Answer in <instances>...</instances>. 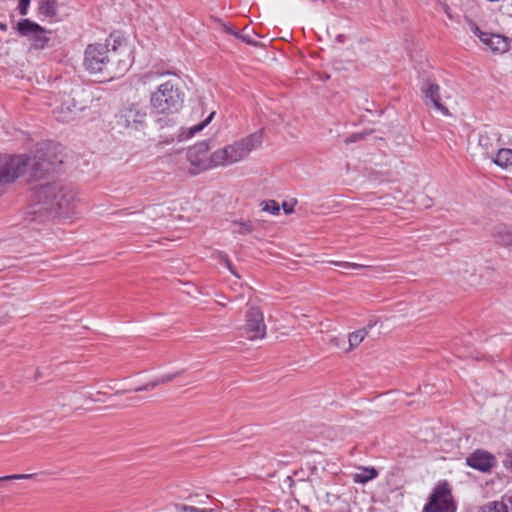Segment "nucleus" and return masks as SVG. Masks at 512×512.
Listing matches in <instances>:
<instances>
[{
	"label": "nucleus",
	"mask_w": 512,
	"mask_h": 512,
	"mask_svg": "<svg viewBox=\"0 0 512 512\" xmlns=\"http://www.w3.org/2000/svg\"><path fill=\"white\" fill-rule=\"evenodd\" d=\"M331 342H333V343H334V345H336V346H338V345H339V343H338V338H333V339H331Z\"/></svg>",
	"instance_id": "72a5a7b5"
},
{
	"label": "nucleus",
	"mask_w": 512,
	"mask_h": 512,
	"mask_svg": "<svg viewBox=\"0 0 512 512\" xmlns=\"http://www.w3.org/2000/svg\"><path fill=\"white\" fill-rule=\"evenodd\" d=\"M57 0H38V13L40 16L50 20H56L58 17Z\"/></svg>",
	"instance_id": "dca6fc26"
},
{
	"label": "nucleus",
	"mask_w": 512,
	"mask_h": 512,
	"mask_svg": "<svg viewBox=\"0 0 512 512\" xmlns=\"http://www.w3.org/2000/svg\"><path fill=\"white\" fill-rule=\"evenodd\" d=\"M505 466H506L507 468H510V469H511V471H512V459L506 460V461H505Z\"/></svg>",
	"instance_id": "473e14b6"
},
{
	"label": "nucleus",
	"mask_w": 512,
	"mask_h": 512,
	"mask_svg": "<svg viewBox=\"0 0 512 512\" xmlns=\"http://www.w3.org/2000/svg\"><path fill=\"white\" fill-rule=\"evenodd\" d=\"M378 476V471L374 467H364L360 472L354 474V481L356 483H367Z\"/></svg>",
	"instance_id": "aec40b11"
},
{
	"label": "nucleus",
	"mask_w": 512,
	"mask_h": 512,
	"mask_svg": "<svg viewBox=\"0 0 512 512\" xmlns=\"http://www.w3.org/2000/svg\"><path fill=\"white\" fill-rule=\"evenodd\" d=\"M9 287V284L7 283H2V286H1V289H2V296L4 295H10L11 293H8L6 291H4V289L8 288Z\"/></svg>",
	"instance_id": "2f4dec72"
},
{
	"label": "nucleus",
	"mask_w": 512,
	"mask_h": 512,
	"mask_svg": "<svg viewBox=\"0 0 512 512\" xmlns=\"http://www.w3.org/2000/svg\"><path fill=\"white\" fill-rule=\"evenodd\" d=\"M457 506L453 499L449 484L439 482L433 489L423 512H456Z\"/></svg>",
	"instance_id": "423d86ee"
},
{
	"label": "nucleus",
	"mask_w": 512,
	"mask_h": 512,
	"mask_svg": "<svg viewBox=\"0 0 512 512\" xmlns=\"http://www.w3.org/2000/svg\"><path fill=\"white\" fill-rule=\"evenodd\" d=\"M209 142L201 141L190 147L187 151V160L191 164L190 173L197 175L203 171L218 167L214 159V152L208 156Z\"/></svg>",
	"instance_id": "0eeeda50"
},
{
	"label": "nucleus",
	"mask_w": 512,
	"mask_h": 512,
	"mask_svg": "<svg viewBox=\"0 0 512 512\" xmlns=\"http://www.w3.org/2000/svg\"><path fill=\"white\" fill-rule=\"evenodd\" d=\"M282 208L286 214H290L293 212V206L291 204H288L287 202H284L282 204Z\"/></svg>",
	"instance_id": "c756f323"
},
{
	"label": "nucleus",
	"mask_w": 512,
	"mask_h": 512,
	"mask_svg": "<svg viewBox=\"0 0 512 512\" xmlns=\"http://www.w3.org/2000/svg\"><path fill=\"white\" fill-rule=\"evenodd\" d=\"M495 507L500 509V512H512V493L508 492L501 497L500 501H497Z\"/></svg>",
	"instance_id": "4be33fe9"
},
{
	"label": "nucleus",
	"mask_w": 512,
	"mask_h": 512,
	"mask_svg": "<svg viewBox=\"0 0 512 512\" xmlns=\"http://www.w3.org/2000/svg\"><path fill=\"white\" fill-rule=\"evenodd\" d=\"M421 90L427 106H432L436 111L445 116L449 115V110L440 102V87L438 84L428 79L423 84Z\"/></svg>",
	"instance_id": "ddd939ff"
},
{
	"label": "nucleus",
	"mask_w": 512,
	"mask_h": 512,
	"mask_svg": "<svg viewBox=\"0 0 512 512\" xmlns=\"http://www.w3.org/2000/svg\"><path fill=\"white\" fill-rule=\"evenodd\" d=\"M214 114H215V112H212L204 121H202L201 123H199L197 125L192 126L191 128H189L187 130V132L183 131L179 135L180 140L191 138L196 133L200 132L205 126H207L210 123V121L214 117Z\"/></svg>",
	"instance_id": "412c9836"
},
{
	"label": "nucleus",
	"mask_w": 512,
	"mask_h": 512,
	"mask_svg": "<svg viewBox=\"0 0 512 512\" xmlns=\"http://www.w3.org/2000/svg\"><path fill=\"white\" fill-rule=\"evenodd\" d=\"M52 113L59 122H70L75 119L78 112L82 110L75 98L70 94H59L52 104Z\"/></svg>",
	"instance_id": "9d476101"
},
{
	"label": "nucleus",
	"mask_w": 512,
	"mask_h": 512,
	"mask_svg": "<svg viewBox=\"0 0 512 512\" xmlns=\"http://www.w3.org/2000/svg\"><path fill=\"white\" fill-rule=\"evenodd\" d=\"M165 76H169V78L161 82L151 93L150 105L157 114L173 115L180 111L185 100L181 78L169 71L157 70L146 73L143 76V83L146 84Z\"/></svg>",
	"instance_id": "20e7f679"
},
{
	"label": "nucleus",
	"mask_w": 512,
	"mask_h": 512,
	"mask_svg": "<svg viewBox=\"0 0 512 512\" xmlns=\"http://www.w3.org/2000/svg\"><path fill=\"white\" fill-rule=\"evenodd\" d=\"M36 474H14L2 476V490L8 488V483L12 480H21V479H31L34 478Z\"/></svg>",
	"instance_id": "5701e85b"
},
{
	"label": "nucleus",
	"mask_w": 512,
	"mask_h": 512,
	"mask_svg": "<svg viewBox=\"0 0 512 512\" xmlns=\"http://www.w3.org/2000/svg\"><path fill=\"white\" fill-rule=\"evenodd\" d=\"M469 29L470 31L477 36L480 41L494 53H504L508 51L510 47V41L507 37L500 35V34H494L486 31H482L476 23L469 20L468 21Z\"/></svg>",
	"instance_id": "9b49d317"
},
{
	"label": "nucleus",
	"mask_w": 512,
	"mask_h": 512,
	"mask_svg": "<svg viewBox=\"0 0 512 512\" xmlns=\"http://www.w3.org/2000/svg\"><path fill=\"white\" fill-rule=\"evenodd\" d=\"M75 200V191L62 181L39 183L30 190L29 213L34 221H46L67 215Z\"/></svg>",
	"instance_id": "f257e3e1"
},
{
	"label": "nucleus",
	"mask_w": 512,
	"mask_h": 512,
	"mask_svg": "<svg viewBox=\"0 0 512 512\" xmlns=\"http://www.w3.org/2000/svg\"><path fill=\"white\" fill-rule=\"evenodd\" d=\"M362 138L361 134H353L350 138L346 140L347 143L356 142Z\"/></svg>",
	"instance_id": "7c9ffc66"
},
{
	"label": "nucleus",
	"mask_w": 512,
	"mask_h": 512,
	"mask_svg": "<svg viewBox=\"0 0 512 512\" xmlns=\"http://www.w3.org/2000/svg\"><path fill=\"white\" fill-rule=\"evenodd\" d=\"M110 40L106 44H89L84 53V67L90 73H104L110 79L124 74L131 65L130 50L121 41Z\"/></svg>",
	"instance_id": "7ed1b4c3"
},
{
	"label": "nucleus",
	"mask_w": 512,
	"mask_h": 512,
	"mask_svg": "<svg viewBox=\"0 0 512 512\" xmlns=\"http://www.w3.org/2000/svg\"><path fill=\"white\" fill-rule=\"evenodd\" d=\"M495 457L484 450H476L466 458V464L478 471L489 472L495 465Z\"/></svg>",
	"instance_id": "4468645a"
},
{
	"label": "nucleus",
	"mask_w": 512,
	"mask_h": 512,
	"mask_svg": "<svg viewBox=\"0 0 512 512\" xmlns=\"http://www.w3.org/2000/svg\"><path fill=\"white\" fill-rule=\"evenodd\" d=\"M253 230V225L250 221H246V222H234L233 223V233H238V234H248L250 232H252Z\"/></svg>",
	"instance_id": "b1692460"
},
{
	"label": "nucleus",
	"mask_w": 512,
	"mask_h": 512,
	"mask_svg": "<svg viewBox=\"0 0 512 512\" xmlns=\"http://www.w3.org/2000/svg\"><path fill=\"white\" fill-rule=\"evenodd\" d=\"M493 238L495 239L496 243L499 245L507 248L512 253V228L505 226V225H499L495 227L493 233Z\"/></svg>",
	"instance_id": "2eb2a0df"
},
{
	"label": "nucleus",
	"mask_w": 512,
	"mask_h": 512,
	"mask_svg": "<svg viewBox=\"0 0 512 512\" xmlns=\"http://www.w3.org/2000/svg\"><path fill=\"white\" fill-rule=\"evenodd\" d=\"M1 29L4 31L6 29V25L2 24Z\"/></svg>",
	"instance_id": "f704fd0d"
},
{
	"label": "nucleus",
	"mask_w": 512,
	"mask_h": 512,
	"mask_svg": "<svg viewBox=\"0 0 512 512\" xmlns=\"http://www.w3.org/2000/svg\"><path fill=\"white\" fill-rule=\"evenodd\" d=\"M175 512H213V509H200L185 504H176Z\"/></svg>",
	"instance_id": "393cba45"
},
{
	"label": "nucleus",
	"mask_w": 512,
	"mask_h": 512,
	"mask_svg": "<svg viewBox=\"0 0 512 512\" xmlns=\"http://www.w3.org/2000/svg\"><path fill=\"white\" fill-rule=\"evenodd\" d=\"M219 259H220V261H221V262H223V263L227 266V268H228V269H229L233 274H235V272H234V271H233V269H232V264H231V262H230V260H229V258H228V255H227V254H225V253H223V252H219Z\"/></svg>",
	"instance_id": "c85d7f7f"
},
{
	"label": "nucleus",
	"mask_w": 512,
	"mask_h": 512,
	"mask_svg": "<svg viewBox=\"0 0 512 512\" xmlns=\"http://www.w3.org/2000/svg\"><path fill=\"white\" fill-rule=\"evenodd\" d=\"M263 141L262 130L247 135L225 147L214 151L213 161L218 166H229L240 162L255 149L261 146Z\"/></svg>",
	"instance_id": "39448f33"
},
{
	"label": "nucleus",
	"mask_w": 512,
	"mask_h": 512,
	"mask_svg": "<svg viewBox=\"0 0 512 512\" xmlns=\"http://www.w3.org/2000/svg\"><path fill=\"white\" fill-rule=\"evenodd\" d=\"M331 263L334 264L335 266H338V267H341L344 269H362V268L366 267L365 265H362V264L351 263V262H346V261H332Z\"/></svg>",
	"instance_id": "a878e982"
},
{
	"label": "nucleus",
	"mask_w": 512,
	"mask_h": 512,
	"mask_svg": "<svg viewBox=\"0 0 512 512\" xmlns=\"http://www.w3.org/2000/svg\"><path fill=\"white\" fill-rule=\"evenodd\" d=\"M29 4H30V0H19L18 10L21 15L27 14Z\"/></svg>",
	"instance_id": "cd10ccee"
},
{
	"label": "nucleus",
	"mask_w": 512,
	"mask_h": 512,
	"mask_svg": "<svg viewBox=\"0 0 512 512\" xmlns=\"http://www.w3.org/2000/svg\"><path fill=\"white\" fill-rule=\"evenodd\" d=\"M181 371L179 372H175V373H169V374H165V375H162L161 377H159L158 379L154 380V381H151L143 386H140L138 388H136L134 391L135 392H141V391H150V390H153L154 388H156L158 385H161V384H166L172 380H174L176 377L180 376L181 375Z\"/></svg>",
	"instance_id": "a211bd4d"
},
{
	"label": "nucleus",
	"mask_w": 512,
	"mask_h": 512,
	"mask_svg": "<svg viewBox=\"0 0 512 512\" xmlns=\"http://www.w3.org/2000/svg\"><path fill=\"white\" fill-rule=\"evenodd\" d=\"M243 331L249 340L262 339L266 336L263 312L258 307H250L245 316Z\"/></svg>",
	"instance_id": "f8f14e48"
},
{
	"label": "nucleus",
	"mask_w": 512,
	"mask_h": 512,
	"mask_svg": "<svg viewBox=\"0 0 512 512\" xmlns=\"http://www.w3.org/2000/svg\"><path fill=\"white\" fill-rule=\"evenodd\" d=\"M2 281L6 279V275L1 276Z\"/></svg>",
	"instance_id": "c9c22d12"
},
{
	"label": "nucleus",
	"mask_w": 512,
	"mask_h": 512,
	"mask_svg": "<svg viewBox=\"0 0 512 512\" xmlns=\"http://www.w3.org/2000/svg\"><path fill=\"white\" fill-rule=\"evenodd\" d=\"M58 145L53 142H42L36 145L33 155H10L2 160V184L12 183L29 172L33 178H40L53 170L58 158Z\"/></svg>",
	"instance_id": "f03ea898"
},
{
	"label": "nucleus",
	"mask_w": 512,
	"mask_h": 512,
	"mask_svg": "<svg viewBox=\"0 0 512 512\" xmlns=\"http://www.w3.org/2000/svg\"><path fill=\"white\" fill-rule=\"evenodd\" d=\"M492 160L496 165L502 168L512 166V149L499 148Z\"/></svg>",
	"instance_id": "6ab92c4d"
},
{
	"label": "nucleus",
	"mask_w": 512,
	"mask_h": 512,
	"mask_svg": "<svg viewBox=\"0 0 512 512\" xmlns=\"http://www.w3.org/2000/svg\"><path fill=\"white\" fill-rule=\"evenodd\" d=\"M373 326H374V324L370 323L366 327L350 333L348 336L349 348L347 349V351H351V350L355 349L356 347H358L360 345V343L367 337L370 329Z\"/></svg>",
	"instance_id": "f3484780"
},
{
	"label": "nucleus",
	"mask_w": 512,
	"mask_h": 512,
	"mask_svg": "<svg viewBox=\"0 0 512 512\" xmlns=\"http://www.w3.org/2000/svg\"><path fill=\"white\" fill-rule=\"evenodd\" d=\"M263 210L269 212L273 215H276L280 211L279 204L275 200H269L265 203Z\"/></svg>",
	"instance_id": "bb28decb"
},
{
	"label": "nucleus",
	"mask_w": 512,
	"mask_h": 512,
	"mask_svg": "<svg viewBox=\"0 0 512 512\" xmlns=\"http://www.w3.org/2000/svg\"><path fill=\"white\" fill-rule=\"evenodd\" d=\"M16 29L21 36L26 37L31 42V46L34 49H44L50 41L47 31L30 19L19 21Z\"/></svg>",
	"instance_id": "6e6552de"
},
{
	"label": "nucleus",
	"mask_w": 512,
	"mask_h": 512,
	"mask_svg": "<svg viewBox=\"0 0 512 512\" xmlns=\"http://www.w3.org/2000/svg\"><path fill=\"white\" fill-rule=\"evenodd\" d=\"M146 117V107L133 103L121 109L117 123L126 129L139 130L145 125Z\"/></svg>",
	"instance_id": "1a4fd4ad"
}]
</instances>
